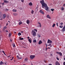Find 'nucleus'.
I'll list each match as a JSON object with an SVG mask.
<instances>
[{"label":"nucleus","instance_id":"obj_1","mask_svg":"<svg viewBox=\"0 0 65 65\" xmlns=\"http://www.w3.org/2000/svg\"><path fill=\"white\" fill-rule=\"evenodd\" d=\"M42 8H44L45 7V9L47 11H48V8H49L47 6V4L45 3H44L42 5Z\"/></svg>","mask_w":65,"mask_h":65},{"label":"nucleus","instance_id":"obj_2","mask_svg":"<svg viewBox=\"0 0 65 65\" xmlns=\"http://www.w3.org/2000/svg\"><path fill=\"white\" fill-rule=\"evenodd\" d=\"M31 33L33 36L35 37V36L36 35V32L33 30H32L31 31Z\"/></svg>","mask_w":65,"mask_h":65},{"label":"nucleus","instance_id":"obj_3","mask_svg":"<svg viewBox=\"0 0 65 65\" xmlns=\"http://www.w3.org/2000/svg\"><path fill=\"white\" fill-rule=\"evenodd\" d=\"M35 55H31L30 56V58H31V59H34V58H35Z\"/></svg>","mask_w":65,"mask_h":65},{"label":"nucleus","instance_id":"obj_4","mask_svg":"<svg viewBox=\"0 0 65 65\" xmlns=\"http://www.w3.org/2000/svg\"><path fill=\"white\" fill-rule=\"evenodd\" d=\"M6 15L5 14H4L3 16L2 17V16H1V17L2 19H5V18H6Z\"/></svg>","mask_w":65,"mask_h":65},{"label":"nucleus","instance_id":"obj_5","mask_svg":"<svg viewBox=\"0 0 65 65\" xmlns=\"http://www.w3.org/2000/svg\"><path fill=\"white\" fill-rule=\"evenodd\" d=\"M40 3L42 4V5L45 3H44V1L43 0L41 1H40Z\"/></svg>","mask_w":65,"mask_h":65},{"label":"nucleus","instance_id":"obj_6","mask_svg":"<svg viewBox=\"0 0 65 65\" xmlns=\"http://www.w3.org/2000/svg\"><path fill=\"white\" fill-rule=\"evenodd\" d=\"M57 54H59V56H62V53L61 52H56Z\"/></svg>","mask_w":65,"mask_h":65},{"label":"nucleus","instance_id":"obj_7","mask_svg":"<svg viewBox=\"0 0 65 65\" xmlns=\"http://www.w3.org/2000/svg\"><path fill=\"white\" fill-rule=\"evenodd\" d=\"M47 43H52V41L50 40H48L47 41Z\"/></svg>","mask_w":65,"mask_h":65},{"label":"nucleus","instance_id":"obj_8","mask_svg":"<svg viewBox=\"0 0 65 65\" xmlns=\"http://www.w3.org/2000/svg\"><path fill=\"white\" fill-rule=\"evenodd\" d=\"M56 65H60V63L58 61H56L55 63Z\"/></svg>","mask_w":65,"mask_h":65},{"label":"nucleus","instance_id":"obj_9","mask_svg":"<svg viewBox=\"0 0 65 65\" xmlns=\"http://www.w3.org/2000/svg\"><path fill=\"white\" fill-rule=\"evenodd\" d=\"M46 17L48 19H51V18L50 17V16H49V14H48L46 16Z\"/></svg>","mask_w":65,"mask_h":65},{"label":"nucleus","instance_id":"obj_10","mask_svg":"<svg viewBox=\"0 0 65 65\" xmlns=\"http://www.w3.org/2000/svg\"><path fill=\"white\" fill-rule=\"evenodd\" d=\"M38 24L39 25V27H41V23L39 22H38Z\"/></svg>","mask_w":65,"mask_h":65},{"label":"nucleus","instance_id":"obj_11","mask_svg":"<svg viewBox=\"0 0 65 65\" xmlns=\"http://www.w3.org/2000/svg\"><path fill=\"white\" fill-rule=\"evenodd\" d=\"M40 13H42V14H44V13L43 11L41 10H40Z\"/></svg>","mask_w":65,"mask_h":65},{"label":"nucleus","instance_id":"obj_12","mask_svg":"<svg viewBox=\"0 0 65 65\" xmlns=\"http://www.w3.org/2000/svg\"><path fill=\"white\" fill-rule=\"evenodd\" d=\"M37 36L38 37H39V38L41 37V35L40 34H37Z\"/></svg>","mask_w":65,"mask_h":65},{"label":"nucleus","instance_id":"obj_13","mask_svg":"<svg viewBox=\"0 0 65 65\" xmlns=\"http://www.w3.org/2000/svg\"><path fill=\"white\" fill-rule=\"evenodd\" d=\"M26 22L27 24H29L30 23V21L29 20H27L26 21Z\"/></svg>","mask_w":65,"mask_h":65},{"label":"nucleus","instance_id":"obj_14","mask_svg":"<svg viewBox=\"0 0 65 65\" xmlns=\"http://www.w3.org/2000/svg\"><path fill=\"white\" fill-rule=\"evenodd\" d=\"M41 43H42V41H41L40 40L38 44H41Z\"/></svg>","mask_w":65,"mask_h":65},{"label":"nucleus","instance_id":"obj_15","mask_svg":"<svg viewBox=\"0 0 65 65\" xmlns=\"http://www.w3.org/2000/svg\"><path fill=\"white\" fill-rule=\"evenodd\" d=\"M6 28H7V27L6 26L4 27V28L3 29V31H5V29H6Z\"/></svg>","mask_w":65,"mask_h":65},{"label":"nucleus","instance_id":"obj_16","mask_svg":"<svg viewBox=\"0 0 65 65\" xmlns=\"http://www.w3.org/2000/svg\"><path fill=\"white\" fill-rule=\"evenodd\" d=\"M29 6H32V2H30L29 3Z\"/></svg>","mask_w":65,"mask_h":65},{"label":"nucleus","instance_id":"obj_17","mask_svg":"<svg viewBox=\"0 0 65 65\" xmlns=\"http://www.w3.org/2000/svg\"><path fill=\"white\" fill-rule=\"evenodd\" d=\"M55 26H56V24L55 23H54L52 25V27H53V28H54V27H55Z\"/></svg>","mask_w":65,"mask_h":65},{"label":"nucleus","instance_id":"obj_18","mask_svg":"<svg viewBox=\"0 0 65 65\" xmlns=\"http://www.w3.org/2000/svg\"><path fill=\"white\" fill-rule=\"evenodd\" d=\"M28 41L30 43H31V40L30 39H28Z\"/></svg>","mask_w":65,"mask_h":65},{"label":"nucleus","instance_id":"obj_19","mask_svg":"<svg viewBox=\"0 0 65 65\" xmlns=\"http://www.w3.org/2000/svg\"><path fill=\"white\" fill-rule=\"evenodd\" d=\"M4 2L6 3H8V2L7 1L5 0L4 1Z\"/></svg>","mask_w":65,"mask_h":65},{"label":"nucleus","instance_id":"obj_20","mask_svg":"<svg viewBox=\"0 0 65 65\" xmlns=\"http://www.w3.org/2000/svg\"><path fill=\"white\" fill-rule=\"evenodd\" d=\"M13 11V12H17V10H16L15 9H13L12 10Z\"/></svg>","mask_w":65,"mask_h":65},{"label":"nucleus","instance_id":"obj_21","mask_svg":"<svg viewBox=\"0 0 65 65\" xmlns=\"http://www.w3.org/2000/svg\"><path fill=\"white\" fill-rule=\"evenodd\" d=\"M3 64V62L1 61L0 62V65H2Z\"/></svg>","mask_w":65,"mask_h":65},{"label":"nucleus","instance_id":"obj_22","mask_svg":"<svg viewBox=\"0 0 65 65\" xmlns=\"http://www.w3.org/2000/svg\"><path fill=\"white\" fill-rule=\"evenodd\" d=\"M37 41L36 40H35L33 41V42L34 43H36V42Z\"/></svg>","mask_w":65,"mask_h":65},{"label":"nucleus","instance_id":"obj_23","mask_svg":"<svg viewBox=\"0 0 65 65\" xmlns=\"http://www.w3.org/2000/svg\"><path fill=\"white\" fill-rule=\"evenodd\" d=\"M2 15V13L1 12H0V18L1 17V16Z\"/></svg>","mask_w":65,"mask_h":65},{"label":"nucleus","instance_id":"obj_24","mask_svg":"<svg viewBox=\"0 0 65 65\" xmlns=\"http://www.w3.org/2000/svg\"><path fill=\"white\" fill-rule=\"evenodd\" d=\"M59 27L60 28H63V26L62 25H61L59 26Z\"/></svg>","mask_w":65,"mask_h":65},{"label":"nucleus","instance_id":"obj_25","mask_svg":"<svg viewBox=\"0 0 65 65\" xmlns=\"http://www.w3.org/2000/svg\"><path fill=\"white\" fill-rule=\"evenodd\" d=\"M12 45H13V47H15V44H12Z\"/></svg>","mask_w":65,"mask_h":65},{"label":"nucleus","instance_id":"obj_26","mask_svg":"<svg viewBox=\"0 0 65 65\" xmlns=\"http://www.w3.org/2000/svg\"><path fill=\"white\" fill-rule=\"evenodd\" d=\"M19 39L20 40H24V39L23 38H20Z\"/></svg>","mask_w":65,"mask_h":65},{"label":"nucleus","instance_id":"obj_27","mask_svg":"<svg viewBox=\"0 0 65 65\" xmlns=\"http://www.w3.org/2000/svg\"><path fill=\"white\" fill-rule=\"evenodd\" d=\"M18 35L19 36H20V35H21V32H19L18 34Z\"/></svg>","mask_w":65,"mask_h":65},{"label":"nucleus","instance_id":"obj_28","mask_svg":"<svg viewBox=\"0 0 65 65\" xmlns=\"http://www.w3.org/2000/svg\"><path fill=\"white\" fill-rule=\"evenodd\" d=\"M51 10L52 11H54V9H51Z\"/></svg>","mask_w":65,"mask_h":65},{"label":"nucleus","instance_id":"obj_29","mask_svg":"<svg viewBox=\"0 0 65 65\" xmlns=\"http://www.w3.org/2000/svg\"><path fill=\"white\" fill-rule=\"evenodd\" d=\"M33 13H34V11H33V10H32L31 11V13L32 14H33Z\"/></svg>","mask_w":65,"mask_h":65},{"label":"nucleus","instance_id":"obj_30","mask_svg":"<svg viewBox=\"0 0 65 65\" xmlns=\"http://www.w3.org/2000/svg\"><path fill=\"white\" fill-rule=\"evenodd\" d=\"M22 24V22H19V24L20 25L21 24Z\"/></svg>","mask_w":65,"mask_h":65},{"label":"nucleus","instance_id":"obj_31","mask_svg":"<svg viewBox=\"0 0 65 65\" xmlns=\"http://www.w3.org/2000/svg\"><path fill=\"white\" fill-rule=\"evenodd\" d=\"M11 35V33H10V34H9V37Z\"/></svg>","mask_w":65,"mask_h":65},{"label":"nucleus","instance_id":"obj_32","mask_svg":"<svg viewBox=\"0 0 65 65\" xmlns=\"http://www.w3.org/2000/svg\"><path fill=\"white\" fill-rule=\"evenodd\" d=\"M61 9L62 10H64V8L63 7H62L61 8Z\"/></svg>","mask_w":65,"mask_h":65},{"label":"nucleus","instance_id":"obj_33","mask_svg":"<svg viewBox=\"0 0 65 65\" xmlns=\"http://www.w3.org/2000/svg\"><path fill=\"white\" fill-rule=\"evenodd\" d=\"M25 61H27L28 60V58H26L25 59Z\"/></svg>","mask_w":65,"mask_h":65},{"label":"nucleus","instance_id":"obj_34","mask_svg":"<svg viewBox=\"0 0 65 65\" xmlns=\"http://www.w3.org/2000/svg\"><path fill=\"white\" fill-rule=\"evenodd\" d=\"M34 30L36 31V32H37V30L36 29H34Z\"/></svg>","mask_w":65,"mask_h":65},{"label":"nucleus","instance_id":"obj_35","mask_svg":"<svg viewBox=\"0 0 65 65\" xmlns=\"http://www.w3.org/2000/svg\"><path fill=\"white\" fill-rule=\"evenodd\" d=\"M2 52H3V53L5 55V54L4 53V51H2Z\"/></svg>","mask_w":65,"mask_h":65},{"label":"nucleus","instance_id":"obj_36","mask_svg":"<svg viewBox=\"0 0 65 65\" xmlns=\"http://www.w3.org/2000/svg\"><path fill=\"white\" fill-rule=\"evenodd\" d=\"M60 25H63V22H61L60 23Z\"/></svg>","mask_w":65,"mask_h":65},{"label":"nucleus","instance_id":"obj_37","mask_svg":"<svg viewBox=\"0 0 65 65\" xmlns=\"http://www.w3.org/2000/svg\"><path fill=\"white\" fill-rule=\"evenodd\" d=\"M21 1L22 2H24V0H21Z\"/></svg>","mask_w":65,"mask_h":65},{"label":"nucleus","instance_id":"obj_38","mask_svg":"<svg viewBox=\"0 0 65 65\" xmlns=\"http://www.w3.org/2000/svg\"><path fill=\"white\" fill-rule=\"evenodd\" d=\"M56 58H57V60H58V61H59V58H58V57H57Z\"/></svg>","mask_w":65,"mask_h":65},{"label":"nucleus","instance_id":"obj_39","mask_svg":"<svg viewBox=\"0 0 65 65\" xmlns=\"http://www.w3.org/2000/svg\"><path fill=\"white\" fill-rule=\"evenodd\" d=\"M51 45H52V44H49L48 45V46H51Z\"/></svg>","mask_w":65,"mask_h":65},{"label":"nucleus","instance_id":"obj_40","mask_svg":"<svg viewBox=\"0 0 65 65\" xmlns=\"http://www.w3.org/2000/svg\"><path fill=\"white\" fill-rule=\"evenodd\" d=\"M5 31H6V32H7V33H8V31L7 30H6Z\"/></svg>","mask_w":65,"mask_h":65},{"label":"nucleus","instance_id":"obj_41","mask_svg":"<svg viewBox=\"0 0 65 65\" xmlns=\"http://www.w3.org/2000/svg\"><path fill=\"white\" fill-rule=\"evenodd\" d=\"M46 44V47H47V44Z\"/></svg>","mask_w":65,"mask_h":65},{"label":"nucleus","instance_id":"obj_42","mask_svg":"<svg viewBox=\"0 0 65 65\" xmlns=\"http://www.w3.org/2000/svg\"><path fill=\"white\" fill-rule=\"evenodd\" d=\"M63 65H65V62H64L63 63Z\"/></svg>","mask_w":65,"mask_h":65},{"label":"nucleus","instance_id":"obj_43","mask_svg":"<svg viewBox=\"0 0 65 65\" xmlns=\"http://www.w3.org/2000/svg\"><path fill=\"white\" fill-rule=\"evenodd\" d=\"M17 58H18V59L19 58V56H17Z\"/></svg>","mask_w":65,"mask_h":65},{"label":"nucleus","instance_id":"obj_44","mask_svg":"<svg viewBox=\"0 0 65 65\" xmlns=\"http://www.w3.org/2000/svg\"><path fill=\"white\" fill-rule=\"evenodd\" d=\"M44 62L45 63H46V61H45V60H44Z\"/></svg>","mask_w":65,"mask_h":65},{"label":"nucleus","instance_id":"obj_45","mask_svg":"<svg viewBox=\"0 0 65 65\" xmlns=\"http://www.w3.org/2000/svg\"><path fill=\"white\" fill-rule=\"evenodd\" d=\"M58 23H56V25H57V26H58Z\"/></svg>","mask_w":65,"mask_h":65},{"label":"nucleus","instance_id":"obj_46","mask_svg":"<svg viewBox=\"0 0 65 65\" xmlns=\"http://www.w3.org/2000/svg\"><path fill=\"white\" fill-rule=\"evenodd\" d=\"M19 60H20V59H22V58H19Z\"/></svg>","mask_w":65,"mask_h":65},{"label":"nucleus","instance_id":"obj_47","mask_svg":"<svg viewBox=\"0 0 65 65\" xmlns=\"http://www.w3.org/2000/svg\"><path fill=\"white\" fill-rule=\"evenodd\" d=\"M63 6H65V4H64L63 5Z\"/></svg>","mask_w":65,"mask_h":65},{"label":"nucleus","instance_id":"obj_48","mask_svg":"<svg viewBox=\"0 0 65 65\" xmlns=\"http://www.w3.org/2000/svg\"><path fill=\"white\" fill-rule=\"evenodd\" d=\"M4 3H2V5H4Z\"/></svg>","mask_w":65,"mask_h":65},{"label":"nucleus","instance_id":"obj_49","mask_svg":"<svg viewBox=\"0 0 65 65\" xmlns=\"http://www.w3.org/2000/svg\"><path fill=\"white\" fill-rule=\"evenodd\" d=\"M46 50H47V49H48V48H47V47H46Z\"/></svg>","mask_w":65,"mask_h":65},{"label":"nucleus","instance_id":"obj_50","mask_svg":"<svg viewBox=\"0 0 65 65\" xmlns=\"http://www.w3.org/2000/svg\"><path fill=\"white\" fill-rule=\"evenodd\" d=\"M51 56H53V54H51Z\"/></svg>","mask_w":65,"mask_h":65},{"label":"nucleus","instance_id":"obj_51","mask_svg":"<svg viewBox=\"0 0 65 65\" xmlns=\"http://www.w3.org/2000/svg\"><path fill=\"white\" fill-rule=\"evenodd\" d=\"M27 38H28V39H29V37H27Z\"/></svg>","mask_w":65,"mask_h":65},{"label":"nucleus","instance_id":"obj_52","mask_svg":"<svg viewBox=\"0 0 65 65\" xmlns=\"http://www.w3.org/2000/svg\"><path fill=\"white\" fill-rule=\"evenodd\" d=\"M48 65H52V64H49Z\"/></svg>","mask_w":65,"mask_h":65},{"label":"nucleus","instance_id":"obj_53","mask_svg":"<svg viewBox=\"0 0 65 65\" xmlns=\"http://www.w3.org/2000/svg\"><path fill=\"white\" fill-rule=\"evenodd\" d=\"M21 33H23V31H22L21 32Z\"/></svg>","mask_w":65,"mask_h":65},{"label":"nucleus","instance_id":"obj_54","mask_svg":"<svg viewBox=\"0 0 65 65\" xmlns=\"http://www.w3.org/2000/svg\"><path fill=\"white\" fill-rule=\"evenodd\" d=\"M0 20H2V18Z\"/></svg>","mask_w":65,"mask_h":65},{"label":"nucleus","instance_id":"obj_55","mask_svg":"<svg viewBox=\"0 0 65 65\" xmlns=\"http://www.w3.org/2000/svg\"><path fill=\"white\" fill-rule=\"evenodd\" d=\"M13 58H14V57H12V59H13Z\"/></svg>","mask_w":65,"mask_h":65},{"label":"nucleus","instance_id":"obj_56","mask_svg":"<svg viewBox=\"0 0 65 65\" xmlns=\"http://www.w3.org/2000/svg\"><path fill=\"white\" fill-rule=\"evenodd\" d=\"M7 25H8V23H7L6 26H7Z\"/></svg>","mask_w":65,"mask_h":65},{"label":"nucleus","instance_id":"obj_57","mask_svg":"<svg viewBox=\"0 0 65 65\" xmlns=\"http://www.w3.org/2000/svg\"><path fill=\"white\" fill-rule=\"evenodd\" d=\"M48 48H49V49H50L51 48H50L48 47Z\"/></svg>","mask_w":65,"mask_h":65},{"label":"nucleus","instance_id":"obj_58","mask_svg":"<svg viewBox=\"0 0 65 65\" xmlns=\"http://www.w3.org/2000/svg\"><path fill=\"white\" fill-rule=\"evenodd\" d=\"M10 41L11 42V41H12V40L11 39L10 40Z\"/></svg>","mask_w":65,"mask_h":65},{"label":"nucleus","instance_id":"obj_59","mask_svg":"<svg viewBox=\"0 0 65 65\" xmlns=\"http://www.w3.org/2000/svg\"><path fill=\"white\" fill-rule=\"evenodd\" d=\"M52 45H51L50 46V47H52Z\"/></svg>","mask_w":65,"mask_h":65},{"label":"nucleus","instance_id":"obj_60","mask_svg":"<svg viewBox=\"0 0 65 65\" xmlns=\"http://www.w3.org/2000/svg\"><path fill=\"white\" fill-rule=\"evenodd\" d=\"M12 60H13L12 59H10V60H11V61H12Z\"/></svg>","mask_w":65,"mask_h":65},{"label":"nucleus","instance_id":"obj_61","mask_svg":"<svg viewBox=\"0 0 65 65\" xmlns=\"http://www.w3.org/2000/svg\"><path fill=\"white\" fill-rule=\"evenodd\" d=\"M64 60L65 61V58H64Z\"/></svg>","mask_w":65,"mask_h":65},{"label":"nucleus","instance_id":"obj_62","mask_svg":"<svg viewBox=\"0 0 65 65\" xmlns=\"http://www.w3.org/2000/svg\"><path fill=\"white\" fill-rule=\"evenodd\" d=\"M8 22L9 23V22H10V21H8Z\"/></svg>","mask_w":65,"mask_h":65},{"label":"nucleus","instance_id":"obj_63","mask_svg":"<svg viewBox=\"0 0 65 65\" xmlns=\"http://www.w3.org/2000/svg\"><path fill=\"white\" fill-rule=\"evenodd\" d=\"M23 65H26L25 64H23Z\"/></svg>","mask_w":65,"mask_h":65},{"label":"nucleus","instance_id":"obj_64","mask_svg":"<svg viewBox=\"0 0 65 65\" xmlns=\"http://www.w3.org/2000/svg\"><path fill=\"white\" fill-rule=\"evenodd\" d=\"M54 13V12H53L52 13V14H53V13Z\"/></svg>","mask_w":65,"mask_h":65}]
</instances>
